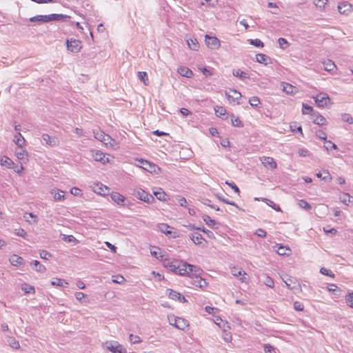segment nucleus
I'll return each mask as SVG.
<instances>
[{
    "label": "nucleus",
    "mask_w": 353,
    "mask_h": 353,
    "mask_svg": "<svg viewBox=\"0 0 353 353\" xmlns=\"http://www.w3.org/2000/svg\"><path fill=\"white\" fill-rule=\"evenodd\" d=\"M163 265L170 271L179 275H185L192 271H195L198 273L200 271V268L199 267L176 259L170 260L165 259L163 260Z\"/></svg>",
    "instance_id": "nucleus-1"
},
{
    "label": "nucleus",
    "mask_w": 353,
    "mask_h": 353,
    "mask_svg": "<svg viewBox=\"0 0 353 353\" xmlns=\"http://www.w3.org/2000/svg\"><path fill=\"white\" fill-rule=\"evenodd\" d=\"M202 272V270L200 268L199 272H196L195 271L190 272L189 274H186L188 277L187 278V282L189 284H191L195 287L199 288L201 289H204L207 287L208 283L205 279L201 277V274Z\"/></svg>",
    "instance_id": "nucleus-2"
},
{
    "label": "nucleus",
    "mask_w": 353,
    "mask_h": 353,
    "mask_svg": "<svg viewBox=\"0 0 353 353\" xmlns=\"http://www.w3.org/2000/svg\"><path fill=\"white\" fill-rule=\"evenodd\" d=\"M68 18V16L62 14H50L48 15H37L30 18L31 22L47 23L52 21H60Z\"/></svg>",
    "instance_id": "nucleus-3"
},
{
    "label": "nucleus",
    "mask_w": 353,
    "mask_h": 353,
    "mask_svg": "<svg viewBox=\"0 0 353 353\" xmlns=\"http://www.w3.org/2000/svg\"><path fill=\"white\" fill-rule=\"evenodd\" d=\"M132 194L137 199L148 203H152L154 201V196L140 188H134Z\"/></svg>",
    "instance_id": "nucleus-4"
},
{
    "label": "nucleus",
    "mask_w": 353,
    "mask_h": 353,
    "mask_svg": "<svg viewBox=\"0 0 353 353\" xmlns=\"http://www.w3.org/2000/svg\"><path fill=\"white\" fill-rule=\"evenodd\" d=\"M135 161L137 162L136 165L138 167L141 168L150 173L155 172L156 169L158 168L154 163L143 159H137Z\"/></svg>",
    "instance_id": "nucleus-5"
},
{
    "label": "nucleus",
    "mask_w": 353,
    "mask_h": 353,
    "mask_svg": "<svg viewBox=\"0 0 353 353\" xmlns=\"http://www.w3.org/2000/svg\"><path fill=\"white\" fill-rule=\"evenodd\" d=\"M168 319L171 325H173L181 330H184L188 325V321L183 318L172 316L168 317Z\"/></svg>",
    "instance_id": "nucleus-6"
},
{
    "label": "nucleus",
    "mask_w": 353,
    "mask_h": 353,
    "mask_svg": "<svg viewBox=\"0 0 353 353\" xmlns=\"http://www.w3.org/2000/svg\"><path fill=\"white\" fill-rule=\"evenodd\" d=\"M93 133L95 139L103 142L106 145H112V141H114V140L110 135L100 130H94Z\"/></svg>",
    "instance_id": "nucleus-7"
},
{
    "label": "nucleus",
    "mask_w": 353,
    "mask_h": 353,
    "mask_svg": "<svg viewBox=\"0 0 353 353\" xmlns=\"http://www.w3.org/2000/svg\"><path fill=\"white\" fill-rule=\"evenodd\" d=\"M106 348L112 353H127L126 349L117 341L107 342Z\"/></svg>",
    "instance_id": "nucleus-8"
},
{
    "label": "nucleus",
    "mask_w": 353,
    "mask_h": 353,
    "mask_svg": "<svg viewBox=\"0 0 353 353\" xmlns=\"http://www.w3.org/2000/svg\"><path fill=\"white\" fill-rule=\"evenodd\" d=\"M313 98L319 108H325L330 102V98L326 93H319Z\"/></svg>",
    "instance_id": "nucleus-9"
},
{
    "label": "nucleus",
    "mask_w": 353,
    "mask_h": 353,
    "mask_svg": "<svg viewBox=\"0 0 353 353\" xmlns=\"http://www.w3.org/2000/svg\"><path fill=\"white\" fill-rule=\"evenodd\" d=\"M81 41L77 39H68L66 41L67 48L72 52H79L81 48Z\"/></svg>",
    "instance_id": "nucleus-10"
},
{
    "label": "nucleus",
    "mask_w": 353,
    "mask_h": 353,
    "mask_svg": "<svg viewBox=\"0 0 353 353\" xmlns=\"http://www.w3.org/2000/svg\"><path fill=\"white\" fill-rule=\"evenodd\" d=\"M205 41L207 46L213 50L218 49L221 46L220 41L215 37H211L206 34L205 37Z\"/></svg>",
    "instance_id": "nucleus-11"
},
{
    "label": "nucleus",
    "mask_w": 353,
    "mask_h": 353,
    "mask_svg": "<svg viewBox=\"0 0 353 353\" xmlns=\"http://www.w3.org/2000/svg\"><path fill=\"white\" fill-rule=\"evenodd\" d=\"M92 188L95 193L103 196L108 194L110 192V189L101 183H94Z\"/></svg>",
    "instance_id": "nucleus-12"
},
{
    "label": "nucleus",
    "mask_w": 353,
    "mask_h": 353,
    "mask_svg": "<svg viewBox=\"0 0 353 353\" xmlns=\"http://www.w3.org/2000/svg\"><path fill=\"white\" fill-rule=\"evenodd\" d=\"M42 144L54 147L59 144V140L55 137H51L47 134H43L42 135Z\"/></svg>",
    "instance_id": "nucleus-13"
},
{
    "label": "nucleus",
    "mask_w": 353,
    "mask_h": 353,
    "mask_svg": "<svg viewBox=\"0 0 353 353\" xmlns=\"http://www.w3.org/2000/svg\"><path fill=\"white\" fill-rule=\"evenodd\" d=\"M261 161L266 168L274 170L277 167V164L272 157H263L261 158Z\"/></svg>",
    "instance_id": "nucleus-14"
},
{
    "label": "nucleus",
    "mask_w": 353,
    "mask_h": 353,
    "mask_svg": "<svg viewBox=\"0 0 353 353\" xmlns=\"http://www.w3.org/2000/svg\"><path fill=\"white\" fill-rule=\"evenodd\" d=\"M225 96L230 103L236 101L239 104L238 100L241 97V94L236 90L231 89L229 92H225Z\"/></svg>",
    "instance_id": "nucleus-15"
},
{
    "label": "nucleus",
    "mask_w": 353,
    "mask_h": 353,
    "mask_svg": "<svg viewBox=\"0 0 353 353\" xmlns=\"http://www.w3.org/2000/svg\"><path fill=\"white\" fill-rule=\"evenodd\" d=\"M190 239L193 241L195 245H199L205 241L203 236L198 232H193L189 235Z\"/></svg>",
    "instance_id": "nucleus-16"
},
{
    "label": "nucleus",
    "mask_w": 353,
    "mask_h": 353,
    "mask_svg": "<svg viewBox=\"0 0 353 353\" xmlns=\"http://www.w3.org/2000/svg\"><path fill=\"white\" fill-rule=\"evenodd\" d=\"M178 73L182 77L191 78L193 76V72L185 66H180L177 70Z\"/></svg>",
    "instance_id": "nucleus-17"
},
{
    "label": "nucleus",
    "mask_w": 353,
    "mask_h": 353,
    "mask_svg": "<svg viewBox=\"0 0 353 353\" xmlns=\"http://www.w3.org/2000/svg\"><path fill=\"white\" fill-rule=\"evenodd\" d=\"M50 194L56 201H61L64 199V192L59 189H52Z\"/></svg>",
    "instance_id": "nucleus-18"
},
{
    "label": "nucleus",
    "mask_w": 353,
    "mask_h": 353,
    "mask_svg": "<svg viewBox=\"0 0 353 353\" xmlns=\"http://www.w3.org/2000/svg\"><path fill=\"white\" fill-rule=\"evenodd\" d=\"M352 9V5L347 2H343L338 6L339 12L341 14H347Z\"/></svg>",
    "instance_id": "nucleus-19"
},
{
    "label": "nucleus",
    "mask_w": 353,
    "mask_h": 353,
    "mask_svg": "<svg viewBox=\"0 0 353 353\" xmlns=\"http://www.w3.org/2000/svg\"><path fill=\"white\" fill-rule=\"evenodd\" d=\"M256 60L259 63H263L265 65L271 63V59L266 54L259 53L256 55Z\"/></svg>",
    "instance_id": "nucleus-20"
},
{
    "label": "nucleus",
    "mask_w": 353,
    "mask_h": 353,
    "mask_svg": "<svg viewBox=\"0 0 353 353\" xmlns=\"http://www.w3.org/2000/svg\"><path fill=\"white\" fill-rule=\"evenodd\" d=\"M112 200L117 203L118 205H123L125 198L118 192H113L111 194Z\"/></svg>",
    "instance_id": "nucleus-21"
},
{
    "label": "nucleus",
    "mask_w": 353,
    "mask_h": 353,
    "mask_svg": "<svg viewBox=\"0 0 353 353\" xmlns=\"http://www.w3.org/2000/svg\"><path fill=\"white\" fill-rule=\"evenodd\" d=\"M31 266L34 270L40 273H43L46 270V267L37 260H34L31 263Z\"/></svg>",
    "instance_id": "nucleus-22"
},
{
    "label": "nucleus",
    "mask_w": 353,
    "mask_h": 353,
    "mask_svg": "<svg viewBox=\"0 0 353 353\" xmlns=\"http://www.w3.org/2000/svg\"><path fill=\"white\" fill-rule=\"evenodd\" d=\"M313 116V122L319 125H323L326 123V119L324 117L319 114V113L314 112L312 114Z\"/></svg>",
    "instance_id": "nucleus-23"
},
{
    "label": "nucleus",
    "mask_w": 353,
    "mask_h": 353,
    "mask_svg": "<svg viewBox=\"0 0 353 353\" xmlns=\"http://www.w3.org/2000/svg\"><path fill=\"white\" fill-rule=\"evenodd\" d=\"M9 261L10 263L14 265V266H18L19 265H21L24 262V260L22 257L17 255V254H13L12 255L10 259H9Z\"/></svg>",
    "instance_id": "nucleus-24"
},
{
    "label": "nucleus",
    "mask_w": 353,
    "mask_h": 353,
    "mask_svg": "<svg viewBox=\"0 0 353 353\" xmlns=\"http://www.w3.org/2000/svg\"><path fill=\"white\" fill-rule=\"evenodd\" d=\"M232 74L239 78L241 80H245L250 79V76L247 72H245L240 69L233 70Z\"/></svg>",
    "instance_id": "nucleus-25"
},
{
    "label": "nucleus",
    "mask_w": 353,
    "mask_h": 353,
    "mask_svg": "<svg viewBox=\"0 0 353 353\" xmlns=\"http://www.w3.org/2000/svg\"><path fill=\"white\" fill-rule=\"evenodd\" d=\"M282 280L286 285L287 288L290 290H293L296 288V280L292 277H288L287 279L282 278Z\"/></svg>",
    "instance_id": "nucleus-26"
},
{
    "label": "nucleus",
    "mask_w": 353,
    "mask_h": 353,
    "mask_svg": "<svg viewBox=\"0 0 353 353\" xmlns=\"http://www.w3.org/2000/svg\"><path fill=\"white\" fill-rule=\"evenodd\" d=\"M323 64L325 70L330 72H333L336 68L335 63L330 59H327V60L323 61Z\"/></svg>",
    "instance_id": "nucleus-27"
},
{
    "label": "nucleus",
    "mask_w": 353,
    "mask_h": 353,
    "mask_svg": "<svg viewBox=\"0 0 353 353\" xmlns=\"http://www.w3.org/2000/svg\"><path fill=\"white\" fill-rule=\"evenodd\" d=\"M187 43L190 49L192 50H198L199 48V43L196 39L190 38L187 40Z\"/></svg>",
    "instance_id": "nucleus-28"
},
{
    "label": "nucleus",
    "mask_w": 353,
    "mask_h": 353,
    "mask_svg": "<svg viewBox=\"0 0 353 353\" xmlns=\"http://www.w3.org/2000/svg\"><path fill=\"white\" fill-rule=\"evenodd\" d=\"M153 194L159 201H165L168 199V195L162 190L161 188H159L157 191H154Z\"/></svg>",
    "instance_id": "nucleus-29"
},
{
    "label": "nucleus",
    "mask_w": 353,
    "mask_h": 353,
    "mask_svg": "<svg viewBox=\"0 0 353 353\" xmlns=\"http://www.w3.org/2000/svg\"><path fill=\"white\" fill-rule=\"evenodd\" d=\"M276 247H277L276 252L279 255H281V256L289 255L291 252L290 248H288L285 246H283L282 245H277Z\"/></svg>",
    "instance_id": "nucleus-30"
},
{
    "label": "nucleus",
    "mask_w": 353,
    "mask_h": 353,
    "mask_svg": "<svg viewBox=\"0 0 353 353\" xmlns=\"http://www.w3.org/2000/svg\"><path fill=\"white\" fill-rule=\"evenodd\" d=\"M14 141L17 145H18L19 148H22L23 144L26 142L25 139L21 135L20 132H18L17 135L14 137Z\"/></svg>",
    "instance_id": "nucleus-31"
},
{
    "label": "nucleus",
    "mask_w": 353,
    "mask_h": 353,
    "mask_svg": "<svg viewBox=\"0 0 353 353\" xmlns=\"http://www.w3.org/2000/svg\"><path fill=\"white\" fill-rule=\"evenodd\" d=\"M296 88L288 83H283V91L287 94H292L294 93Z\"/></svg>",
    "instance_id": "nucleus-32"
},
{
    "label": "nucleus",
    "mask_w": 353,
    "mask_h": 353,
    "mask_svg": "<svg viewBox=\"0 0 353 353\" xmlns=\"http://www.w3.org/2000/svg\"><path fill=\"white\" fill-rule=\"evenodd\" d=\"M263 276L264 278L263 280V284H265L266 286L270 288H273L274 287V280L270 276L265 274H263Z\"/></svg>",
    "instance_id": "nucleus-33"
},
{
    "label": "nucleus",
    "mask_w": 353,
    "mask_h": 353,
    "mask_svg": "<svg viewBox=\"0 0 353 353\" xmlns=\"http://www.w3.org/2000/svg\"><path fill=\"white\" fill-rule=\"evenodd\" d=\"M16 156L17 159L20 160H23L28 156V152L26 150H23L22 148H19V150L15 152Z\"/></svg>",
    "instance_id": "nucleus-34"
},
{
    "label": "nucleus",
    "mask_w": 353,
    "mask_h": 353,
    "mask_svg": "<svg viewBox=\"0 0 353 353\" xmlns=\"http://www.w3.org/2000/svg\"><path fill=\"white\" fill-rule=\"evenodd\" d=\"M0 164L2 166H6L7 168H10L11 165L13 164V162H12V161L10 158H8V157L4 156V157H3L1 159Z\"/></svg>",
    "instance_id": "nucleus-35"
},
{
    "label": "nucleus",
    "mask_w": 353,
    "mask_h": 353,
    "mask_svg": "<svg viewBox=\"0 0 353 353\" xmlns=\"http://www.w3.org/2000/svg\"><path fill=\"white\" fill-rule=\"evenodd\" d=\"M21 290L26 294H34L35 292L34 288L32 285L24 283L21 286Z\"/></svg>",
    "instance_id": "nucleus-36"
},
{
    "label": "nucleus",
    "mask_w": 353,
    "mask_h": 353,
    "mask_svg": "<svg viewBox=\"0 0 353 353\" xmlns=\"http://www.w3.org/2000/svg\"><path fill=\"white\" fill-rule=\"evenodd\" d=\"M167 294L168 297L172 300H177V299L180 297V293L172 289L167 290Z\"/></svg>",
    "instance_id": "nucleus-37"
},
{
    "label": "nucleus",
    "mask_w": 353,
    "mask_h": 353,
    "mask_svg": "<svg viewBox=\"0 0 353 353\" xmlns=\"http://www.w3.org/2000/svg\"><path fill=\"white\" fill-rule=\"evenodd\" d=\"M231 273L233 276H234L236 277L241 276V275H243V276L246 275V273L244 271H243L241 269H239L236 267L231 268Z\"/></svg>",
    "instance_id": "nucleus-38"
},
{
    "label": "nucleus",
    "mask_w": 353,
    "mask_h": 353,
    "mask_svg": "<svg viewBox=\"0 0 353 353\" xmlns=\"http://www.w3.org/2000/svg\"><path fill=\"white\" fill-rule=\"evenodd\" d=\"M51 285L60 287H68V283L63 279H57L56 281H51Z\"/></svg>",
    "instance_id": "nucleus-39"
},
{
    "label": "nucleus",
    "mask_w": 353,
    "mask_h": 353,
    "mask_svg": "<svg viewBox=\"0 0 353 353\" xmlns=\"http://www.w3.org/2000/svg\"><path fill=\"white\" fill-rule=\"evenodd\" d=\"M350 198L351 196L348 193H343L339 196L341 201L346 205H348L350 203Z\"/></svg>",
    "instance_id": "nucleus-40"
},
{
    "label": "nucleus",
    "mask_w": 353,
    "mask_h": 353,
    "mask_svg": "<svg viewBox=\"0 0 353 353\" xmlns=\"http://www.w3.org/2000/svg\"><path fill=\"white\" fill-rule=\"evenodd\" d=\"M216 196L220 201L223 202L224 203L229 204V205H233V206H235V207L238 208V205L235 203V202L232 201H229L228 199H225L224 196H222L221 194H219V193L216 194Z\"/></svg>",
    "instance_id": "nucleus-41"
},
{
    "label": "nucleus",
    "mask_w": 353,
    "mask_h": 353,
    "mask_svg": "<svg viewBox=\"0 0 353 353\" xmlns=\"http://www.w3.org/2000/svg\"><path fill=\"white\" fill-rule=\"evenodd\" d=\"M105 154L99 151L96 152L95 154L94 155L95 161L101 162L103 163H105Z\"/></svg>",
    "instance_id": "nucleus-42"
},
{
    "label": "nucleus",
    "mask_w": 353,
    "mask_h": 353,
    "mask_svg": "<svg viewBox=\"0 0 353 353\" xmlns=\"http://www.w3.org/2000/svg\"><path fill=\"white\" fill-rule=\"evenodd\" d=\"M298 205L301 208L305 209L306 210H310L312 209L311 205L303 199L299 200L298 202Z\"/></svg>",
    "instance_id": "nucleus-43"
},
{
    "label": "nucleus",
    "mask_w": 353,
    "mask_h": 353,
    "mask_svg": "<svg viewBox=\"0 0 353 353\" xmlns=\"http://www.w3.org/2000/svg\"><path fill=\"white\" fill-rule=\"evenodd\" d=\"M138 77L141 81H142L145 85H148V74L146 72H138Z\"/></svg>",
    "instance_id": "nucleus-44"
},
{
    "label": "nucleus",
    "mask_w": 353,
    "mask_h": 353,
    "mask_svg": "<svg viewBox=\"0 0 353 353\" xmlns=\"http://www.w3.org/2000/svg\"><path fill=\"white\" fill-rule=\"evenodd\" d=\"M203 221L208 225L209 227L212 228L214 225L216 223L214 219H212L211 217L208 215L203 216Z\"/></svg>",
    "instance_id": "nucleus-45"
},
{
    "label": "nucleus",
    "mask_w": 353,
    "mask_h": 353,
    "mask_svg": "<svg viewBox=\"0 0 353 353\" xmlns=\"http://www.w3.org/2000/svg\"><path fill=\"white\" fill-rule=\"evenodd\" d=\"M302 108V112L303 114H313V108L310 105L306 103H303Z\"/></svg>",
    "instance_id": "nucleus-46"
},
{
    "label": "nucleus",
    "mask_w": 353,
    "mask_h": 353,
    "mask_svg": "<svg viewBox=\"0 0 353 353\" xmlns=\"http://www.w3.org/2000/svg\"><path fill=\"white\" fill-rule=\"evenodd\" d=\"M264 200L265 201L266 203L269 206H270L272 208H273L276 212H281V209L279 207V205L276 204L274 201H271L270 199H265Z\"/></svg>",
    "instance_id": "nucleus-47"
},
{
    "label": "nucleus",
    "mask_w": 353,
    "mask_h": 353,
    "mask_svg": "<svg viewBox=\"0 0 353 353\" xmlns=\"http://www.w3.org/2000/svg\"><path fill=\"white\" fill-rule=\"evenodd\" d=\"M170 227L165 223H162L159 225V230L165 234H170L172 233Z\"/></svg>",
    "instance_id": "nucleus-48"
},
{
    "label": "nucleus",
    "mask_w": 353,
    "mask_h": 353,
    "mask_svg": "<svg viewBox=\"0 0 353 353\" xmlns=\"http://www.w3.org/2000/svg\"><path fill=\"white\" fill-rule=\"evenodd\" d=\"M278 43L280 48H282L283 50L286 49L290 46L288 41L284 38H279L278 39Z\"/></svg>",
    "instance_id": "nucleus-49"
},
{
    "label": "nucleus",
    "mask_w": 353,
    "mask_h": 353,
    "mask_svg": "<svg viewBox=\"0 0 353 353\" xmlns=\"http://www.w3.org/2000/svg\"><path fill=\"white\" fill-rule=\"evenodd\" d=\"M249 103L251 106L256 108L260 104V99L257 97H252L250 99Z\"/></svg>",
    "instance_id": "nucleus-50"
},
{
    "label": "nucleus",
    "mask_w": 353,
    "mask_h": 353,
    "mask_svg": "<svg viewBox=\"0 0 353 353\" xmlns=\"http://www.w3.org/2000/svg\"><path fill=\"white\" fill-rule=\"evenodd\" d=\"M23 217L25 218L26 221H28L30 223V221L29 219L30 218L33 219V221L32 222L34 223H36L38 221L37 216L34 215L33 213H31V212H30V213H28V212L25 213Z\"/></svg>",
    "instance_id": "nucleus-51"
},
{
    "label": "nucleus",
    "mask_w": 353,
    "mask_h": 353,
    "mask_svg": "<svg viewBox=\"0 0 353 353\" xmlns=\"http://www.w3.org/2000/svg\"><path fill=\"white\" fill-rule=\"evenodd\" d=\"M214 111L218 117L223 116L226 114V110L222 106H216L214 108Z\"/></svg>",
    "instance_id": "nucleus-52"
},
{
    "label": "nucleus",
    "mask_w": 353,
    "mask_h": 353,
    "mask_svg": "<svg viewBox=\"0 0 353 353\" xmlns=\"http://www.w3.org/2000/svg\"><path fill=\"white\" fill-rule=\"evenodd\" d=\"M129 339H130V343L132 344H137V343H140L141 342V339L139 336L134 335L132 334H130Z\"/></svg>",
    "instance_id": "nucleus-53"
},
{
    "label": "nucleus",
    "mask_w": 353,
    "mask_h": 353,
    "mask_svg": "<svg viewBox=\"0 0 353 353\" xmlns=\"http://www.w3.org/2000/svg\"><path fill=\"white\" fill-rule=\"evenodd\" d=\"M250 43L256 48H263L264 46L263 43L259 39H250Z\"/></svg>",
    "instance_id": "nucleus-54"
},
{
    "label": "nucleus",
    "mask_w": 353,
    "mask_h": 353,
    "mask_svg": "<svg viewBox=\"0 0 353 353\" xmlns=\"http://www.w3.org/2000/svg\"><path fill=\"white\" fill-rule=\"evenodd\" d=\"M342 120L349 124L353 123V118L349 114L344 113L341 115Z\"/></svg>",
    "instance_id": "nucleus-55"
},
{
    "label": "nucleus",
    "mask_w": 353,
    "mask_h": 353,
    "mask_svg": "<svg viewBox=\"0 0 353 353\" xmlns=\"http://www.w3.org/2000/svg\"><path fill=\"white\" fill-rule=\"evenodd\" d=\"M347 305L353 308V292L348 293L345 296Z\"/></svg>",
    "instance_id": "nucleus-56"
},
{
    "label": "nucleus",
    "mask_w": 353,
    "mask_h": 353,
    "mask_svg": "<svg viewBox=\"0 0 353 353\" xmlns=\"http://www.w3.org/2000/svg\"><path fill=\"white\" fill-rule=\"evenodd\" d=\"M320 272L323 274V275H326V276H328L331 278H334V274L329 269H327L325 268H321L320 269Z\"/></svg>",
    "instance_id": "nucleus-57"
},
{
    "label": "nucleus",
    "mask_w": 353,
    "mask_h": 353,
    "mask_svg": "<svg viewBox=\"0 0 353 353\" xmlns=\"http://www.w3.org/2000/svg\"><path fill=\"white\" fill-rule=\"evenodd\" d=\"M39 255L40 257L44 260H48L50 258L52 257V254L49 252L43 250H40Z\"/></svg>",
    "instance_id": "nucleus-58"
},
{
    "label": "nucleus",
    "mask_w": 353,
    "mask_h": 353,
    "mask_svg": "<svg viewBox=\"0 0 353 353\" xmlns=\"http://www.w3.org/2000/svg\"><path fill=\"white\" fill-rule=\"evenodd\" d=\"M196 230H201V231H202L203 232H204L205 234H207V236H208L209 238H211V239H214V233H213L212 231H210V230H208V229L205 228L204 227H202V228H200V227H199V228H196Z\"/></svg>",
    "instance_id": "nucleus-59"
},
{
    "label": "nucleus",
    "mask_w": 353,
    "mask_h": 353,
    "mask_svg": "<svg viewBox=\"0 0 353 353\" xmlns=\"http://www.w3.org/2000/svg\"><path fill=\"white\" fill-rule=\"evenodd\" d=\"M328 0H314V3L315 6L319 8H324L325 6L327 3Z\"/></svg>",
    "instance_id": "nucleus-60"
},
{
    "label": "nucleus",
    "mask_w": 353,
    "mask_h": 353,
    "mask_svg": "<svg viewBox=\"0 0 353 353\" xmlns=\"http://www.w3.org/2000/svg\"><path fill=\"white\" fill-rule=\"evenodd\" d=\"M62 239L66 242H77V239L72 235H62Z\"/></svg>",
    "instance_id": "nucleus-61"
},
{
    "label": "nucleus",
    "mask_w": 353,
    "mask_h": 353,
    "mask_svg": "<svg viewBox=\"0 0 353 353\" xmlns=\"http://www.w3.org/2000/svg\"><path fill=\"white\" fill-rule=\"evenodd\" d=\"M9 344L14 349H19L20 347L19 341L14 338H10L9 340Z\"/></svg>",
    "instance_id": "nucleus-62"
},
{
    "label": "nucleus",
    "mask_w": 353,
    "mask_h": 353,
    "mask_svg": "<svg viewBox=\"0 0 353 353\" xmlns=\"http://www.w3.org/2000/svg\"><path fill=\"white\" fill-rule=\"evenodd\" d=\"M293 305L294 310L296 311H303L304 310V305L300 301H295Z\"/></svg>",
    "instance_id": "nucleus-63"
},
{
    "label": "nucleus",
    "mask_w": 353,
    "mask_h": 353,
    "mask_svg": "<svg viewBox=\"0 0 353 353\" xmlns=\"http://www.w3.org/2000/svg\"><path fill=\"white\" fill-rule=\"evenodd\" d=\"M264 352L265 353H276L274 347L268 343L264 345Z\"/></svg>",
    "instance_id": "nucleus-64"
}]
</instances>
